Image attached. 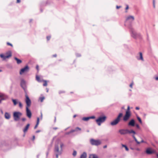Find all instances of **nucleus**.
Masks as SVG:
<instances>
[{
	"label": "nucleus",
	"instance_id": "obj_57",
	"mask_svg": "<svg viewBox=\"0 0 158 158\" xmlns=\"http://www.w3.org/2000/svg\"><path fill=\"white\" fill-rule=\"evenodd\" d=\"M40 130H37L36 131V132L37 133H38L40 132Z\"/></svg>",
	"mask_w": 158,
	"mask_h": 158
},
{
	"label": "nucleus",
	"instance_id": "obj_52",
	"mask_svg": "<svg viewBox=\"0 0 158 158\" xmlns=\"http://www.w3.org/2000/svg\"><path fill=\"white\" fill-rule=\"evenodd\" d=\"M140 142V143H146V142L145 141H144L143 140H142Z\"/></svg>",
	"mask_w": 158,
	"mask_h": 158
},
{
	"label": "nucleus",
	"instance_id": "obj_23",
	"mask_svg": "<svg viewBox=\"0 0 158 158\" xmlns=\"http://www.w3.org/2000/svg\"><path fill=\"white\" fill-rule=\"evenodd\" d=\"M14 59L16 61L17 63L18 64H20L22 62V61L21 60L19 59L16 57H15Z\"/></svg>",
	"mask_w": 158,
	"mask_h": 158
},
{
	"label": "nucleus",
	"instance_id": "obj_33",
	"mask_svg": "<svg viewBox=\"0 0 158 158\" xmlns=\"http://www.w3.org/2000/svg\"><path fill=\"white\" fill-rule=\"evenodd\" d=\"M130 107L129 106H128L127 107V111H126V113L128 112V113H131V112L130 110Z\"/></svg>",
	"mask_w": 158,
	"mask_h": 158
},
{
	"label": "nucleus",
	"instance_id": "obj_19",
	"mask_svg": "<svg viewBox=\"0 0 158 158\" xmlns=\"http://www.w3.org/2000/svg\"><path fill=\"white\" fill-rule=\"evenodd\" d=\"M146 152L147 154H152L153 153V152L150 148H147L146 150Z\"/></svg>",
	"mask_w": 158,
	"mask_h": 158
},
{
	"label": "nucleus",
	"instance_id": "obj_50",
	"mask_svg": "<svg viewBox=\"0 0 158 158\" xmlns=\"http://www.w3.org/2000/svg\"><path fill=\"white\" fill-rule=\"evenodd\" d=\"M121 6H116V8L117 9H118L120 8H121Z\"/></svg>",
	"mask_w": 158,
	"mask_h": 158
},
{
	"label": "nucleus",
	"instance_id": "obj_5",
	"mask_svg": "<svg viewBox=\"0 0 158 158\" xmlns=\"http://www.w3.org/2000/svg\"><path fill=\"white\" fill-rule=\"evenodd\" d=\"M22 113L20 112H15L13 113L14 120L15 121H18L20 118V117L22 116Z\"/></svg>",
	"mask_w": 158,
	"mask_h": 158
},
{
	"label": "nucleus",
	"instance_id": "obj_20",
	"mask_svg": "<svg viewBox=\"0 0 158 158\" xmlns=\"http://www.w3.org/2000/svg\"><path fill=\"white\" fill-rule=\"evenodd\" d=\"M134 17L133 16L131 15H129L127 18L126 20V21H127L128 20L131 19L133 21L134 20Z\"/></svg>",
	"mask_w": 158,
	"mask_h": 158
},
{
	"label": "nucleus",
	"instance_id": "obj_32",
	"mask_svg": "<svg viewBox=\"0 0 158 158\" xmlns=\"http://www.w3.org/2000/svg\"><path fill=\"white\" fill-rule=\"evenodd\" d=\"M131 133H133L134 134H136V132H135V131H134L133 130H129L128 134H131Z\"/></svg>",
	"mask_w": 158,
	"mask_h": 158
},
{
	"label": "nucleus",
	"instance_id": "obj_21",
	"mask_svg": "<svg viewBox=\"0 0 158 158\" xmlns=\"http://www.w3.org/2000/svg\"><path fill=\"white\" fill-rule=\"evenodd\" d=\"M89 158H98V157L95 154H90L89 155Z\"/></svg>",
	"mask_w": 158,
	"mask_h": 158
},
{
	"label": "nucleus",
	"instance_id": "obj_42",
	"mask_svg": "<svg viewBox=\"0 0 158 158\" xmlns=\"http://www.w3.org/2000/svg\"><path fill=\"white\" fill-rule=\"evenodd\" d=\"M89 117V119H94L95 118V116H90V117Z\"/></svg>",
	"mask_w": 158,
	"mask_h": 158
},
{
	"label": "nucleus",
	"instance_id": "obj_4",
	"mask_svg": "<svg viewBox=\"0 0 158 158\" xmlns=\"http://www.w3.org/2000/svg\"><path fill=\"white\" fill-rule=\"evenodd\" d=\"M90 142L92 145L96 146H98L101 143V141L100 140H95L93 139L90 140Z\"/></svg>",
	"mask_w": 158,
	"mask_h": 158
},
{
	"label": "nucleus",
	"instance_id": "obj_29",
	"mask_svg": "<svg viewBox=\"0 0 158 158\" xmlns=\"http://www.w3.org/2000/svg\"><path fill=\"white\" fill-rule=\"evenodd\" d=\"M89 119V117H84L82 118V120L84 121H87Z\"/></svg>",
	"mask_w": 158,
	"mask_h": 158
},
{
	"label": "nucleus",
	"instance_id": "obj_38",
	"mask_svg": "<svg viewBox=\"0 0 158 158\" xmlns=\"http://www.w3.org/2000/svg\"><path fill=\"white\" fill-rule=\"evenodd\" d=\"M75 130V131H77L78 130H81V128L79 127H77L74 130Z\"/></svg>",
	"mask_w": 158,
	"mask_h": 158
},
{
	"label": "nucleus",
	"instance_id": "obj_26",
	"mask_svg": "<svg viewBox=\"0 0 158 158\" xmlns=\"http://www.w3.org/2000/svg\"><path fill=\"white\" fill-rule=\"evenodd\" d=\"M132 137L134 139L135 141L138 144H139L140 143V142H139L138 141V140H137V139H136V138H135L134 135H132Z\"/></svg>",
	"mask_w": 158,
	"mask_h": 158
},
{
	"label": "nucleus",
	"instance_id": "obj_41",
	"mask_svg": "<svg viewBox=\"0 0 158 158\" xmlns=\"http://www.w3.org/2000/svg\"><path fill=\"white\" fill-rule=\"evenodd\" d=\"M44 82L43 84V85L44 86H46L47 85V81H44Z\"/></svg>",
	"mask_w": 158,
	"mask_h": 158
},
{
	"label": "nucleus",
	"instance_id": "obj_53",
	"mask_svg": "<svg viewBox=\"0 0 158 158\" xmlns=\"http://www.w3.org/2000/svg\"><path fill=\"white\" fill-rule=\"evenodd\" d=\"M20 2H21L20 0H17V3H20Z\"/></svg>",
	"mask_w": 158,
	"mask_h": 158
},
{
	"label": "nucleus",
	"instance_id": "obj_34",
	"mask_svg": "<svg viewBox=\"0 0 158 158\" xmlns=\"http://www.w3.org/2000/svg\"><path fill=\"white\" fill-rule=\"evenodd\" d=\"M44 98H45L44 97H40L39 98V99L41 102H42L43 101V100H44Z\"/></svg>",
	"mask_w": 158,
	"mask_h": 158
},
{
	"label": "nucleus",
	"instance_id": "obj_36",
	"mask_svg": "<svg viewBox=\"0 0 158 158\" xmlns=\"http://www.w3.org/2000/svg\"><path fill=\"white\" fill-rule=\"evenodd\" d=\"M137 119L139 121V123H142V120H141V119L139 117V116H137Z\"/></svg>",
	"mask_w": 158,
	"mask_h": 158
},
{
	"label": "nucleus",
	"instance_id": "obj_11",
	"mask_svg": "<svg viewBox=\"0 0 158 158\" xmlns=\"http://www.w3.org/2000/svg\"><path fill=\"white\" fill-rule=\"evenodd\" d=\"M8 98V96L4 94L0 93V103H2V100H6Z\"/></svg>",
	"mask_w": 158,
	"mask_h": 158
},
{
	"label": "nucleus",
	"instance_id": "obj_3",
	"mask_svg": "<svg viewBox=\"0 0 158 158\" xmlns=\"http://www.w3.org/2000/svg\"><path fill=\"white\" fill-rule=\"evenodd\" d=\"M106 118V117L105 116H100L96 120V121L98 125L100 126L102 123H103L105 121Z\"/></svg>",
	"mask_w": 158,
	"mask_h": 158
},
{
	"label": "nucleus",
	"instance_id": "obj_44",
	"mask_svg": "<svg viewBox=\"0 0 158 158\" xmlns=\"http://www.w3.org/2000/svg\"><path fill=\"white\" fill-rule=\"evenodd\" d=\"M51 38V36H48L47 37V39L48 40H50Z\"/></svg>",
	"mask_w": 158,
	"mask_h": 158
},
{
	"label": "nucleus",
	"instance_id": "obj_48",
	"mask_svg": "<svg viewBox=\"0 0 158 158\" xmlns=\"http://www.w3.org/2000/svg\"><path fill=\"white\" fill-rule=\"evenodd\" d=\"M21 119L24 122L26 120V118H22Z\"/></svg>",
	"mask_w": 158,
	"mask_h": 158
},
{
	"label": "nucleus",
	"instance_id": "obj_14",
	"mask_svg": "<svg viewBox=\"0 0 158 158\" xmlns=\"http://www.w3.org/2000/svg\"><path fill=\"white\" fill-rule=\"evenodd\" d=\"M128 125L129 126H134L135 125V121L134 119H131L128 123Z\"/></svg>",
	"mask_w": 158,
	"mask_h": 158
},
{
	"label": "nucleus",
	"instance_id": "obj_15",
	"mask_svg": "<svg viewBox=\"0 0 158 158\" xmlns=\"http://www.w3.org/2000/svg\"><path fill=\"white\" fill-rule=\"evenodd\" d=\"M4 117L6 119H9L10 118L11 115L9 113L6 112L5 113Z\"/></svg>",
	"mask_w": 158,
	"mask_h": 158
},
{
	"label": "nucleus",
	"instance_id": "obj_56",
	"mask_svg": "<svg viewBox=\"0 0 158 158\" xmlns=\"http://www.w3.org/2000/svg\"><path fill=\"white\" fill-rule=\"evenodd\" d=\"M135 109L136 110H139V108L138 107H135Z\"/></svg>",
	"mask_w": 158,
	"mask_h": 158
},
{
	"label": "nucleus",
	"instance_id": "obj_22",
	"mask_svg": "<svg viewBox=\"0 0 158 158\" xmlns=\"http://www.w3.org/2000/svg\"><path fill=\"white\" fill-rule=\"evenodd\" d=\"M87 154L86 152H84L81 155L80 158H86Z\"/></svg>",
	"mask_w": 158,
	"mask_h": 158
},
{
	"label": "nucleus",
	"instance_id": "obj_13",
	"mask_svg": "<svg viewBox=\"0 0 158 158\" xmlns=\"http://www.w3.org/2000/svg\"><path fill=\"white\" fill-rule=\"evenodd\" d=\"M130 29V32L131 36L134 38L136 37L137 34L135 31V30L132 28H131Z\"/></svg>",
	"mask_w": 158,
	"mask_h": 158
},
{
	"label": "nucleus",
	"instance_id": "obj_58",
	"mask_svg": "<svg viewBox=\"0 0 158 158\" xmlns=\"http://www.w3.org/2000/svg\"><path fill=\"white\" fill-rule=\"evenodd\" d=\"M107 145H104L103 146V148H107Z\"/></svg>",
	"mask_w": 158,
	"mask_h": 158
},
{
	"label": "nucleus",
	"instance_id": "obj_28",
	"mask_svg": "<svg viewBox=\"0 0 158 158\" xmlns=\"http://www.w3.org/2000/svg\"><path fill=\"white\" fill-rule=\"evenodd\" d=\"M39 118L38 117L37 118V123H36V124L35 126V127H34V129H35L36 128V127H37V126L39 124Z\"/></svg>",
	"mask_w": 158,
	"mask_h": 158
},
{
	"label": "nucleus",
	"instance_id": "obj_18",
	"mask_svg": "<svg viewBox=\"0 0 158 158\" xmlns=\"http://www.w3.org/2000/svg\"><path fill=\"white\" fill-rule=\"evenodd\" d=\"M11 100L13 103L14 106H16L18 103V102H19L17 99H14L12 98L11 99Z\"/></svg>",
	"mask_w": 158,
	"mask_h": 158
},
{
	"label": "nucleus",
	"instance_id": "obj_6",
	"mask_svg": "<svg viewBox=\"0 0 158 158\" xmlns=\"http://www.w3.org/2000/svg\"><path fill=\"white\" fill-rule=\"evenodd\" d=\"M20 85L22 88L24 90V92L26 93H27V88L26 86V82L25 81L23 80L22 79L21 80V83H20Z\"/></svg>",
	"mask_w": 158,
	"mask_h": 158
},
{
	"label": "nucleus",
	"instance_id": "obj_59",
	"mask_svg": "<svg viewBox=\"0 0 158 158\" xmlns=\"http://www.w3.org/2000/svg\"><path fill=\"white\" fill-rule=\"evenodd\" d=\"M56 56H57V55L56 54L53 55L52 56L53 57H56Z\"/></svg>",
	"mask_w": 158,
	"mask_h": 158
},
{
	"label": "nucleus",
	"instance_id": "obj_2",
	"mask_svg": "<svg viewBox=\"0 0 158 158\" xmlns=\"http://www.w3.org/2000/svg\"><path fill=\"white\" fill-rule=\"evenodd\" d=\"M123 114L122 113H120L115 119L110 123V124L112 126H115L117 125L120 121L121 118L122 117Z\"/></svg>",
	"mask_w": 158,
	"mask_h": 158
},
{
	"label": "nucleus",
	"instance_id": "obj_62",
	"mask_svg": "<svg viewBox=\"0 0 158 158\" xmlns=\"http://www.w3.org/2000/svg\"><path fill=\"white\" fill-rule=\"evenodd\" d=\"M32 19H30V21H29V23H31L32 22Z\"/></svg>",
	"mask_w": 158,
	"mask_h": 158
},
{
	"label": "nucleus",
	"instance_id": "obj_30",
	"mask_svg": "<svg viewBox=\"0 0 158 158\" xmlns=\"http://www.w3.org/2000/svg\"><path fill=\"white\" fill-rule=\"evenodd\" d=\"M6 56H8L10 55V56H9V57H11L12 56V53L10 51H9L7 52L6 53Z\"/></svg>",
	"mask_w": 158,
	"mask_h": 158
},
{
	"label": "nucleus",
	"instance_id": "obj_7",
	"mask_svg": "<svg viewBox=\"0 0 158 158\" xmlns=\"http://www.w3.org/2000/svg\"><path fill=\"white\" fill-rule=\"evenodd\" d=\"M29 67L28 65H26L24 68L22 69L20 71L19 73L20 75H22L25 72H27L29 71Z\"/></svg>",
	"mask_w": 158,
	"mask_h": 158
},
{
	"label": "nucleus",
	"instance_id": "obj_37",
	"mask_svg": "<svg viewBox=\"0 0 158 158\" xmlns=\"http://www.w3.org/2000/svg\"><path fill=\"white\" fill-rule=\"evenodd\" d=\"M19 104V106L20 108H22L23 107V105L22 104V103L20 102H18V103Z\"/></svg>",
	"mask_w": 158,
	"mask_h": 158
},
{
	"label": "nucleus",
	"instance_id": "obj_55",
	"mask_svg": "<svg viewBox=\"0 0 158 158\" xmlns=\"http://www.w3.org/2000/svg\"><path fill=\"white\" fill-rule=\"evenodd\" d=\"M136 126L137 128H139V126L138 124H136Z\"/></svg>",
	"mask_w": 158,
	"mask_h": 158
},
{
	"label": "nucleus",
	"instance_id": "obj_1",
	"mask_svg": "<svg viewBox=\"0 0 158 158\" xmlns=\"http://www.w3.org/2000/svg\"><path fill=\"white\" fill-rule=\"evenodd\" d=\"M25 101L26 104V115L29 118H30L31 117L32 114L31 111L29 109V107L31 106V101L27 94H25Z\"/></svg>",
	"mask_w": 158,
	"mask_h": 158
},
{
	"label": "nucleus",
	"instance_id": "obj_16",
	"mask_svg": "<svg viewBox=\"0 0 158 158\" xmlns=\"http://www.w3.org/2000/svg\"><path fill=\"white\" fill-rule=\"evenodd\" d=\"M9 56L10 55L8 56H5L2 54H0V57L2 58L3 60H5L6 58H9Z\"/></svg>",
	"mask_w": 158,
	"mask_h": 158
},
{
	"label": "nucleus",
	"instance_id": "obj_27",
	"mask_svg": "<svg viewBox=\"0 0 158 158\" xmlns=\"http://www.w3.org/2000/svg\"><path fill=\"white\" fill-rule=\"evenodd\" d=\"M132 137L134 139L135 141L138 144H139L140 143V142H139L138 141V140H137V139H136V138H135L134 135H132Z\"/></svg>",
	"mask_w": 158,
	"mask_h": 158
},
{
	"label": "nucleus",
	"instance_id": "obj_64",
	"mask_svg": "<svg viewBox=\"0 0 158 158\" xmlns=\"http://www.w3.org/2000/svg\"><path fill=\"white\" fill-rule=\"evenodd\" d=\"M155 79L156 80H158V77H156L155 78Z\"/></svg>",
	"mask_w": 158,
	"mask_h": 158
},
{
	"label": "nucleus",
	"instance_id": "obj_54",
	"mask_svg": "<svg viewBox=\"0 0 158 158\" xmlns=\"http://www.w3.org/2000/svg\"><path fill=\"white\" fill-rule=\"evenodd\" d=\"M36 69L38 71L39 70V66L38 65H37L36 66Z\"/></svg>",
	"mask_w": 158,
	"mask_h": 158
},
{
	"label": "nucleus",
	"instance_id": "obj_45",
	"mask_svg": "<svg viewBox=\"0 0 158 158\" xmlns=\"http://www.w3.org/2000/svg\"><path fill=\"white\" fill-rule=\"evenodd\" d=\"M7 45H10V46L11 47L13 46L12 44H11V43H9V42H7Z\"/></svg>",
	"mask_w": 158,
	"mask_h": 158
},
{
	"label": "nucleus",
	"instance_id": "obj_35",
	"mask_svg": "<svg viewBox=\"0 0 158 158\" xmlns=\"http://www.w3.org/2000/svg\"><path fill=\"white\" fill-rule=\"evenodd\" d=\"M77 154V151L75 150H74L73 151V156H76Z\"/></svg>",
	"mask_w": 158,
	"mask_h": 158
},
{
	"label": "nucleus",
	"instance_id": "obj_9",
	"mask_svg": "<svg viewBox=\"0 0 158 158\" xmlns=\"http://www.w3.org/2000/svg\"><path fill=\"white\" fill-rule=\"evenodd\" d=\"M62 150H59V146L58 144H56L55 145L54 152L55 153H58L59 154H61Z\"/></svg>",
	"mask_w": 158,
	"mask_h": 158
},
{
	"label": "nucleus",
	"instance_id": "obj_39",
	"mask_svg": "<svg viewBox=\"0 0 158 158\" xmlns=\"http://www.w3.org/2000/svg\"><path fill=\"white\" fill-rule=\"evenodd\" d=\"M36 78L37 81H40V77L38 76H36Z\"/></svg>",
	"mask_w": 158,
	"mask_h": 158
},
{
	"label": "nucleus",
	"instance_id": "obj_40",
	"mask_svg": "<svg viewBox=\"0 0 158 158\" xmlns=\"http://www.w3.org/2000/svg\"><path fill=\"white\" fill-rule=\"evenodd\" d=\"M63 146H64L63 143H61V142H60V148H61V150L62 151V147H63Z\"/></svg>",
	"mask_w": 158,
	"mask_h": 158
},
{
	"label": "nucleus",
	"instance_id": "obj_31",
	"mask_svg": "<svg viewBox=\"0 0 158 158\" xmlns=\"http://www.w3.org/2000/svg\"><path fill=\"white\" fill-rule=\"evenodd\" d=\"M75 131V130H71L70 131L67 132L65 133V134L66 135H68L70 134V133L73 132Z\"/></svg>",
	"mask_w": 158,
	"mask_h": 158
},
{
	"label": "nucleus",
	"instance_id": "obj_43",
	"mask_svg": "<svg viewBox=\"0 0 158 158\" xmlns=\"http://www.w3.org/2000/svg\"><path fill=\"white\" fill-rule=\"evenodd\" d=\"M76 56L77 57H80L81 56V54L79 53H76Z\"/></svg>",
	"mask_w": 158,
	"mask_h": 158
},
{
	"label": "nucleus",
	"instance_id": "obj_25",
	"mask_svg": "<svg viewBox=\"0 0 158 158\" xmlns=\"http://www.w3.org/2000/svg\"><path fill=\"white\" fill-rule=\"evenodd\" d=\"M132 137L134 139L135 141L138 144H139L140 143V142H139L138 141V140H137V139H136V138H135L134 135H132Z\"/></svg>",
	"mask_w": 158,
	"mask_h": 158
},
{
	"label": "nucleus",
	"instance_id": "obj_51",
	"mask_svg": "<svg viewBox=\"0 0 158 158\" xmlns=\"http://www.w3.org/2000/svg\"><path fill=\"white\" fill-rule=\"evenodd\" d=\"M135 149L137 151H140V149L139 148H135Z\"/></svg>",
	"mask_w": 158,
	"mask_h": 158
},
{
	"label": "nucleus",
	"instance_id": "obj_10",
	"mask_svg": "<svg viewBox=\"0 0 158 158\" xmlns=\"http://www.w3.org/2000/svg\"><path fill=\"white\" fill-rule=\"evenodd\" d=\"M131 116V113H128V112L126 113L123 117V119L124 121H127Z\"/></svg>",
	"mask_w": 158,
	"mask_h": 158
},
{
	"label": "nucleus",
	"instance_id": "obj_49",
	"mask_svg": "<svg viewBox=\"0 0 158 158\" xmlns=\"http://www.w3.org/2000/svg\"><path fill=\"white\" fill-rule=\"evenodd\" d=\"M126 7L125 8V9L126 10H127V9H129V6H128V5H126Z\"/></svg>",
	"mask_w": 158,
	"mask_h": 158
},
{
	"label": "nucleus",
	"instance_id": "obj_61",
	"mask_svg": "<svg viewBox=\"0 0 158 158\" xmlns=\"http://www.w3.org/2000/svg\"><path fill=\"white\" fill-rule=\"evenodd\" d=\"M130 149H131L132 150H135V149L134 148H132V147H131L130 148Z\"/></svg>",
	"mask_w": 158,
	"mask_h": 158
},
{
	"label": "nucleus",
	"instance_id": "obj_63",
	"mask_svg": "<svg viewBox=\"0 0 158 158\" xmlns=\"http://www.w3.org/2000/svg\"><path fill=\"white\" fill-rule=\"evenodd\" d=\"M41 119L42 118V113L41 112Z\"/></svg>",
	"mask_w": 158,
	"mask_h": 158
},
{
	"label": "nucleus",
	"instance_id": "obj_8",
	"mask_svg": "<svg viewBox=\"0 0 158 158\" xmlns=\"http://www.w3.org/2000/svg\"><path fill=\"white\" fill-rule=\"evenodd\" d=\"M118 132L121 135H125L128 134L129 130L125 129H121L119 130Z\"/></svg>",
	"mask_w": 158,
	"mask_h": 158
},
{
	"label": "nucleus",
	"instance_id": "obj_12",
	"mask_svg": "<svg viewBox=\"0 0 158 158\" xmlns=\"http://www.w3.org/2000/svg\"><path fill=\"white\" fill-rule=\"evenodd\" d=\"M136 59L137 60H141L143 61H144V59L143 57V54L141 52H139L136 56Z\"/></svg>",
	"mask_w": 158,
	"mask_h": 158
},
{
	"label": "nucleus",
	"instance_id": "obj_17",
	"mask_svg": "<svg viewBox=\"0 0 158 158\" xmlns=\"http://www.w3.org/2000/svg\"><path fill=\"white\" fill-rule=\"evenodd\" d=\"M30 125L29 124H27L26 126L25 127L24 129H23V131L24 133H25L27 131Z\"/></svg>",
	"mask_w": 158,
	"mask_h": 158
},
{
	"label": "nucleus",
	"instance_id": "obj_46",
	"mask_svg": "<svg viewBox=\"0 0 158 158\" xmlns=\"http://www.w3.org/2000/svg\"><path fill=\"white\" fill-rule=\"evenodd\" d=\"M133 82H132V83H131L130 84V85H129L130 87L131 88H132V86H133Z\"/></svg>",
	"mask_w": 158,
	"mask_h": 158
},
{
	"label": "nucleus",
	"instance_id": "obj_60",
	"mask_svg": "<svg viewBox=\"0 0 158 158\" xmlns=\"http://www.w3.org/2000/svg\"><path fill=\"white\" fill-rule=\"evenodd\" d=\"M35 139V136L34 135H33V138H32V140H34Z\"/></svg>",
	"mask_w": 158,
	"mask_h": 158
},
{
	"label": "nucleus",
	"instance_id": "obj_47",
	"mask_svg": "<svg viewBox=\"0 0 158 158\" xmlns=\"http://www.w3.org/2000/svg\"><path fill=\"white\" fill-rule=\"evenodd\" d=\"M56 155V158H58V156L60 155L61 154H59L58 153H55Z\"/></svg>",
	"mask_w": 158,
	"mask_h": 158
},
{
	"label": "nucleus",
	"instance_id": "obj_24",
	"mask_svg": "<svg viewBox=\"0 0 158 158\" xmlns=\"http://www.w3.org/2000/svg\"><path fill=\"white\" fill-rule=\"evenodd\" d=\"M121 145L123 147H124L125 148V149L126 151H129V148L126 145L122 144Z\"/></svg>",
	"mask_w": 158,
	"mask_h": 158
}]
</instances>
